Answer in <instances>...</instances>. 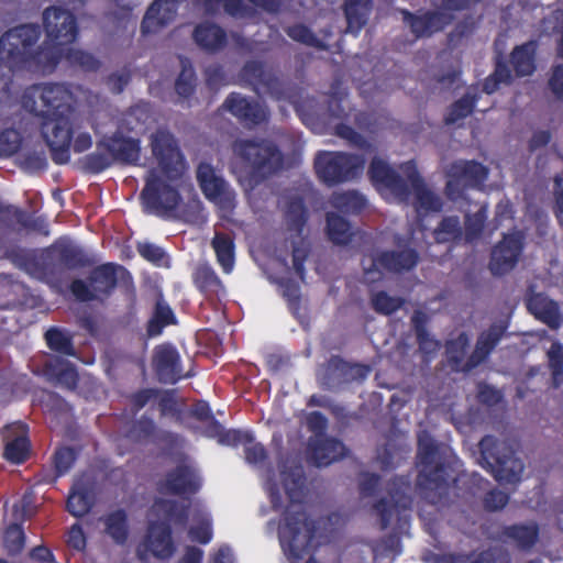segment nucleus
I'll return each mask as SVG.
<instances>
[{
	"instance_id": "f257e3e1",
	"label": "nucleus",
	"mask_w": 563,
	"mask_h": 563,
	"mask_svg": "<svg viewBox=\"0 0 563 563\" xmlns=\"http://www.w3.org/2000/svg\"><path fill=\"white\" fill-rule=\"evenodd\" d=\"M23 107L41 119L40 130L57 165L70 159V143L80 126L76 111V97L64 84L34 85L23 95Z\"/></svg>"
},
{
	"instance_id": "f03ea898",
	"label": "nucleus",
	"mask_w": 563,
	"mask_h": 563,
	"mask_svg": "<svg viewBox=\"0 0 563 563\" xmlns=\"http://www.w3.org/2000/svg\"><path fill=\"white\" fill-rule=\"evenodd\" d=\"M280 479L288 497V505L278 528V538L284 554L291 563H318L313 558L318 530L317 522L306 512L303 505L306 476L301 465L285 467Z\"/></svg>"
},
{
	"instance_id": "7ed1b4c3",
	"label": "nucleus",
	"mask_w": 563,
	"mask_h": 563,
	"mask_svg": "<svg viewBox=\"0 0 563 563\" xmlns=\"http://www.w3.org/2000/svg\"><path fill=\"white\" fill-rule=\"evenodd\" d=\"M42 34L36 24H22L0 37V64L11 71H52L65 58V46L47 41L34 49Z\"/></svg>"
},
{
	"instance_id": "20e7f679",
	"label": "nucleus",
	"mask_w": 563,
	"mask_h": 563,
	"mask_svg": "<svg viewBox=\"0 0 563 563\" xmlns=\"http://www.w3.org/2000/svg\"><path fill=\"white\" fill-rule=\"evenodd\" d=\"M417 465V487L421 496L431 505H446L455 477L450 466L440 461L438 444L426 431L418 438Z\"/></svg>"
},
{
	"instance_id": "39448f33",
	"label": "nucleus",
	"mask_w": 563,
	"mask_h": 563,
	"mask_svg": "<svg viewBox=\"0 0 563 563\" xmlns=\"http://www.w3.org/2000/svg\"><path fill=\"white\" fill-rule=\"evenodd\" d=\"M240 159V180L254 189L284 168V154L276 143L266 139H240L233 143Z\"/></svg>"
},
{
	"instance_id": "423d86ee",
	"label": "nucleus",
	"mask_w": 563,
	"mask_h": 563,
	"mask_svg": "<svg viewBox=\"0 0 563 563\" xmlns=\"http://www.w3.org/2000/svg\"><path fill=\"white\" fill-rule=\"evenodd\" d=\"M135 298V286L130 271L121 264L108 262L93 267L88 283L76 278L69 285L71 295L80 302L109 299L117 288Z\"/></svg>"
},
{
	"instance_id": "0eeeda50",
	"label": "nucleus",
	"mask_w": 563,
	"mask_h": 563,
	"mask_svg": "<svg viewBox=\"0 0 563 563\" xmlns=\"http://www.w3.org/2000/svg\"><path fill=\"white\" fill-rule=\"evenodd\" d=\"M481 465L499 484H517L525 470L523 462L516 456L512 448L494 435H485L479 441Z\"/></svg>"
},
{
	"instance_id": "6e6552de",
	"label": "nucleus",
	"mask_w": 563,
	"mask_h": 563,
	"mask_svg": "<svg viewBox=\"0 0 563 563\" xmlns=\"http://www.w3.org/2000/svg\"><path fill=\"white\" fill-rule=\"evenodd\" d=\"M365 166V158L346 152H319L314 169L319 179L328 186L347 183L357 178Z\"/></svg>"
},
{
	"instance_id": "1a4fd4ad",
	"label": "nucleus",
	"mask_w": 563,
	"mask_h": 563,
	"mask_svg": "<svg viewBox=\"0 0 563 563\" xmlns=\"http://www.w3.org/2000/svg\"><path fill=\"white\" fill-rule=\"evenodd\" d=\"M409 485L400 477L396 476L388 482L389 497H382L373 506L379 518L380 530H386L394 519L397 520L399 529L409 526L412 498L407 493Z\"/></svg>"
},
{
	"instance_id": "9d476101",
	"label": "nucleus",
	"mask_w": 563,
	"mask_h": 563,
	"mask_svg": "<svg viewBox=\"0 0 563 563\" xmlns=\"http://www.w3.org/2000/svg\"><path fill=\"white\" fill-rule=\"evenodd\" d=\"M404 239L400 235L395 236L397 250L377 251L371 254V264L365 265L363 260L365 275L383 273L402 274L413 271L420 261L419 252L409 245L402 244Z\"/></svg>"
},
{
	"instance_id": "9b49d317",
	"label": "nucleus",
	"mask_w": 563,
	"mask_h": 563,
	"mask_svg": "<svg viewBox=\"0 0 563 563\" xmlns=\"http://www.w3.org/2000/svg\"><path fill=\"white\" fill-rule=\"evenodd\" d=\"M489 482L476 472H462L454 478L455 495L466 503L473 504V499L484 493L483 506L487 511L503 509L509 501V495L500 489L487 490Z\"/></svg>"
},
{
	"instance_id": "f8f14e48",
	"label": "nucleus",
	"mask_w": 563,
	"mask_h": 563,
	"mask_svg": "<svg viewBox=\"0 0 563 563\" xmlns=\"http://www.w3.org/2000/svg\"><path fill=\"white\" fill-rule=\"evenodd\" d=\"M488 177V168L476 161H456L448 170L445 194L457 201L465 198L468 189L481 188Z\"/></svg>"
},
{
	"instance_id": "ddd939ff",
	"label": "nucleus",
	"mask_w": 563,
	"mask_h": 563,
	"mask_svg": "<svg viewBox=\"0 0 563 563\" xmlns=\"http://www.w3.org/2000/svg\"><path fill=\"white\" fill-rule=\"evenodd\" d=\"M140 197L144 209L158 217L175 211L181 201L179 191L163 180L155 170H151L145 177V186Z\"/></svg>"
},
{
	"instance_id": "4468645a",
	"label": "nucleus",
	"mask_w": 563,
	"mask_h": 563,
	"mask_svg": "<svg viewBox=\"0 0 563 563\" xmlns=\"http://www.w3.org/2000/svg\"><path fill=\"white\" fill-rule=\"evenodd\" d=\"M93 261L84 247L67 238H59L45 250L44 271L54 274V265L68 271H77L92 266Z\"/></svg>"
},
{
	"instance_id": "2eb2a0df",
	"label": "nucleus",
	"mask_w": 563,
	"mask_h": 563,
	"mask_svg": "<svg viewBox=\"0 0 563 563\" xmlns=\"http://www.w3.org/2000/svg\"><path fill=\"white\" fill-rule=\"evenodd\" d=\"M150 146L162 173L170 180L179 178L184 157L175 136L165 129H158L151 134Z\"/></svg>"
},
{
	"instance_id": "dca6fc26",
	"label": "nucleus",
	"mask_w": 563,
	"mask_h": 563,
	"mask_svg": "<svg viewBox=\"0 0 563 563\" xmlns=\"http://www.w3.org/2000/svg\"><path fill=\"white\" fill-rule=\"evenodd\" d=\"M201 486L199 472L187 457H183L174 468L167 471L158 483L161 493L187 497L196 495Z\"/></svg>"
},
{
	"instance_id": "f3484780",
	"label": "nucleus",
	"mask_w": 563,
	"mask_h": 563,
	"mask_svg": "<svg viewBox=\"0 0 563 563\" xmlns=\"http://www.w3.org/2000/svg\"><path fill=\"white\" fill-rule=\"evenodd\" d=\"M43 25L48 40L64 46L76 42L79 34L75 14L60 7H49L44 10Z\"/></svg>"
},
{
	"instance_id": "a211bd4d",
	"label": "nucleus",
	"mask_w": 563,
	"mask_h": 563,
	"mask_svg": "<svg viewBox=\"0 0 563 563\" xmlns=\"http://www.w3.org/2000/svg\"><path fill=\"white\" fill-rule=\"evenodd\" d=\"M399 12L404 23L409 26L416 38L431 37L433 34L442 32L454 20L453 14L440 10L413 13L408 9H399Z\"/></svg>"
},
{
	"instance_id": "6ab92c4d",
	"label": "nucleus",
	"mask_w": 563,
	"mask_h": 563,
	"mask_svg": "<svg viewBox=\"0 0 563 563\" xmlns=\"http://www.w3.org/2000/svg\"><path fill=\"white\" fill-rule=\"evenodd\" d=\"M523 250V235L521 232L504 234L493 249L489 269L494 276H503L510 272L517 264Z\"/></svg>"
},
{
	"instance_id": "aec40b11",
	"label": "nucleus",
	"mask_w": 563,
	"mask_h": 563,
	"mask_svg": "<svg viewBox=\"0 0 563 563\" xmlns=\"http://www.w3.org/2000/svg\"><path fill=\"white\" fill-rule=\"evenodd\" d=\"M197 181L205 197L223 209L234 207L235 195L228 183L216 175L213 167L208 163L199 164L197 168Z\"/></svg>"
},
{
	"instance_id": "412c9836",
	"label": "nucleus",
	"mask_w": 563,
	"mask_h": 563,
	"mask_svg": "<svg viewBox=\"0 0 563 563\" xmlns=\"http://www.w3.org/2000/svg\"><path fill=\"white\" fill-rule=\"evenodd\" d=\"M246 126H257L268 121V109L255 99L231 92L221 107Z\"/></svg>"
},
{
	"instance_id": "4be33fe9",
	"label": "nucleus",
	"mask_w": 563,
	"mask_h": 563,
	"mask_svg": "<svg viewBox=\"0 0 563 563\" xmlns=\"http://www.w3.org/2000/svg\"><path fill=\"white\" fill-rule=\"evenodd\" d=\"M368 177L374 186L383 187L400 201H408L410 188L407 181L382 158L374 157L368 167Z\"/></svg>"
},
{
	"instance_id": "5701e85b",
	"label": "nucleus",
	"mask_w": 563,
	"mask_h": 563,
	"mask_svg": "<svg viewBox=\"0 0 563 563\" xmlns=\"http://www.w3.org/2000/svg\"><path fill=\"white\" fill-rule=\"evenodd\" d=\"M240 75L255 91L263 90L276 99L283 98L284 89L279 78L272 70H268L263 62L247 60L243 65Z\"/></svg>"
},
{
	"instance_id": "b1692460",
	"label": "nucleus",
	"mask_w": 563,
	"mask_h": 563,
	"mask_svg": "<svg viewBox=\"0 0 563 563\" xmlns=\"http://www.w3.org/2000/svg\"><path fill=\"white\" fill-rule=\"evenodd\" d=\"M142 545L158 560H168L176 552L173 529L168 521L156 520L147 525Z\"/></svg>"
},
{
	"instance_id": "393cba45",
	"label": "nucleus",
	"mask_w": 563,
	"mask_h": 563,
	"mask_svg": "<svg viewBox=\"0 0 563 563\" xmlns=\"http://www.w3.org/2000/svg\"><path fill=\"white\" fill-rule=\"evenodd\" d=\"M4 442L3 457L13 464L24 463L30 454L29 427L22 421L7 424L1 430Z\"/></svg>"
},
{
	"instance_id": "a878e982",
	"label": "nucleus",
	"mask_w": 563,
	"mask_h": 563,
	"mask_svg": "<svg viewBox=\"0 0 563 563\" xmlns=\"http://www.w3.org/2000/svg\"><path fill=\"white\" fill-rule=\"evenodd\" d=\"M98 150L109 151L113 164L137 165L141 159V141L119 132L100 140Z\"/></svg>"
},
{
	"instance_id": "bb28decb",
	"label": "nucleus",
	"mask_w": 563,
	"mask_h": 563,
	"mask_svg": "<svg viewBox=\"0 0 563 563\" xmlns=\"http://www.w3.org/2000/svg\"><path fill=\"white\" fill-rule=\"evenodd\" d=\"M153 368L157 379L163 384L174 385L184 377L179 352L172 344L155 347Z\"/></svg>"
},
{
	"instance_id": "cd10ccee",
	"label": "nucleus",
	"mask_w": 563,
	"mask_h": 563,
	"mask_svg": "<svg viewBox=\"0 0 563 563\" xmlns=\"http://www.w3.org/2000/svg\"><path fill=\"white\" fill-rule=\"evenodd\" d=\"M185 0H154L147 8L141 22L143 35L154 34L170 24L178 8Z\"/></svg>"
},
{
	"instance_id": "c85d7f7f",
	"label": "nucleus",
	"mask_w": 563,
	"mask_h": 563,
	"mask_svg": "<svg viewBox=\"0 0 563 563\" xmlns=\"http://www.w3.org/2000/svg\"><path fill=\"white\" fill-rule=\"evenodd\" d=\"M308 448L310 459L319 467L328 466L343 459L347 453V449L341 440L324 434L311 439Z\"/></svg>"
},
{
	"instance_id": "c756f323",
	"label": "nucleus",
	"mask_w": 563,
	"mask_h": 563,
	"mask_svg": "<svg viewBox=\"0 0 563 563\" xmlns=\"http://www.w3.org/2000/svg\"><path fill=\"white\" fill-rule=\"evenodd\" d=\"M505 332L506 327L498 323H493L487 330L481 332L474 351L466 358V369H474L484 363L504 338Z\"/></svg>"
},
{
	"instance_id": "7c9ffc66",
	"label": "nucleus",
	"mask_w": 563,
	"mask_h": 563,
	"mask_svg": "<svg viewBox=\"0 0 563 563\" xmlns=\"http://www.w3.org/2000/svg\"><path fill=\"white\" fill-rule=\"evenodd\" d=\"M424 561L431 563H510V555L504 549L489 548L481 551L473 560L467 553H431Z\"/></svg>"
},
{
	"instance_id": "2f4dec72",
	"label": "nucleus",
	"mask_w": 563,
	"mask_h": 563,
	"mask_svg": "<svg viewBox=\"0 0 563 563\" xmlns=\"http://www.w3.org/2000/svg\"><path fill=\"white\" fill-rule=\"evenodd\" d=\"M528 310L552 330H558L563 318L558 303L542 292H534L527 299Z\"/></svg>"
},
{
	"instance_id": "473e14b6",
	"label": "nucleus",
	"mask_w": 563,
	"mask_h": 563,
	"mask_svg": "<svg viewBox=\"0 0 563 563\" xmlns=\"http://www.w3.org/2000/svg\"><path fill=\"white\" fill-rule=\"evenodd\" d=\"M196 44L207 53H218L228 44L227 32L213 22L199 23L192 33Z\"/></svg>"
},
{
	"instance_id": "72a5a7b5",
	"label": "nucleus",
	"mask_w": 563,
	"mask_h": 563,
	"mask_svg": "<svg viewBox=\"0 0 563 563\" xmlns=\"http://www.w3.org/2000/svg\"><path fill=\"white\" fill-rule=\"evenodd\" d=\"M367 368L361 365H353L341 356H332L327 366V385L333 388L342 383H349L356 377H365Z\"/></svg>"
},
{
	"instance_id": "f704fd0d",
	"label": "nucleus",
	"mask_w": 563,
	"mask_h": 563,
	"mask_svg": "<svg viewBox=\"0 0 563 563\" xmlns=\"http://www.w3.org/2000/svg\"><path fill=\"white\" fill-rule=\"evenodd\" d=\"M540 529L537 522L514 523L505 526L500 531V538L511 541L520 550H530L538 542Z\"/></svg>"
},
{
	"instance_id": "c9c22d12",
	"label": "nucleus",
	"mask_w": 563,
	"mask_h": 563,
	"mask_svg": "<svg viewBox=\"0 0 563 563\" xmlns=\"http://www.w3.org/2000/svg\"><path fill=\"white\" fill-rule=\"evenodd\" d=\"M195 287L207 299L219 298L224 294V286L214 269L208 264H199L192 272Z\"/></svg>"
},
{
	"instance_id": "e433bc0d",
	"label": "nucleus",
	"mask_w": 563,
	"mask_h": 563,
	"mask_svg": "<svg viewBox=\"0 0 563 563\" xmlns=\"http://www.w3.org/2000/svg\"><path fill=\"white\" fill-rule=\"evenodd\" d=\"M538 51L537 41H528L517 45L510 53V63L517 77H527L534 73Z\"/></svg>"
},
{
	"instance_id": "4c0bfd02",
	"label": "nucleus",
	"mask_w": 563,
	"mask_h": 563,
	"mask_svg": "<svg viewBox=\"0 0 563 563\" xmlns=\"http://www.w3.org/2000/svg\"><path fill=\"white\" fill-rule=\"evenodd\" d=\"M374 0H344L343 11L346 19V32L357 35L367 23Z\"/></svg>"
},
{
	"instance_id": "58836bf2",
	"label": "nucleus",
	"mask_w": 563,
	"mask_h": 563,
	"mask_svg": "<svg viewBox=\"0 0 563 563\" xmlns=\"http://www.w3.org/2000/svg\"><path fill=\"white\" fill-rule=\"evenodd\" d=\"M309 220V210L302 197H292L288 200L285 209V222L287 231L301 238Z\"/></svg>"
},
{
	"instance_id": "ea45409f",
	"label": "nucleus",
	"mask_w": 563,
	"mask_h": 563,
	"mask_svg": "<svg viewBox=\"0 0 563 563\" xmlns=\"http://www.w3.org/2000/svg\"><path fill=\"white\" fill-rule=\"evenodd\" d=\"M470 346V338L465 332H461L455 339L449 340L445 343V357L448 365L453 372L468 373L472 369H466V352Z\"/></svg>"
},
{
	"instance_id": "a19ab883",
	"label": "nucleus",
	"mask_w": 563,
	"mask_h": 563,
	"mask_svg": "<svg viewBox=\"0 0 563 563\" xmlns=\"http://www.w3.org/2000/svg\"><path fill=\"white\" fill-rule=\"evenodd\" d=\"M325 231L328 239L335 245H349L354 236L351 222L335 212H327Z\"/></svg>"
},
{
	"instance_id": "79ce46f5",
	"label": "nucleus",
	"mask_w": 563,
	"mask_h": 563,
	"mask_svg": "<svg viewBox=\"0 0 563 563\" xmlns=\"http://www.w3.org/2000/svg\"><path fill=\"white\" fill-rule=\"evenodd\" d=\"M176 316L170 306L164 300L161 295L154 307V311L146 324V332L148 336H157L162 334L167 325L176 324Z\"/></svg>"
},
{
	"instance_id": "37998d69",
	"label": "nucleus",
	"mask_w": 563,
	"mask_h": 563,
	"mask_svg": "<svg viewBox=\"0 0 563 563\" xmlns=\"http://www.w3.org/2000/svg\"><path fill=\"white\" fill-rule=\"evenodd\" d=\"M104 532L117 544H124L129 538V519L124 509H117L107 514L102 519Z\"/></svg>"
},
{
	"instance_id": "c03bdc74",
	"label": "nucleus",
	"mask_w": 563,
	"mask_h": 563,
	"mask_svg": "<svg viewBox=\"0 0 563 563\" xmlns=\"http://www.w3.org/2000/svg\"><path fill=\"white\" fill-rule=\"evenodd\" d=\"M331 206L344 214H360L367 205L366 198L356 190L333 192L330 197Z\"/></svg>"
},
{
	"instance_id": "a18cd8bd",
	"label": "nucleus",
	"mask_w": 563,
	"mask_h": 563,
	"mask_svg": "<svg viewBox=\"0 0 563 563\" xmlns=\"http://www.w3.org/2000/svg\"><path fill=\"white\" fill-rule=\"evenodd\" d=\"M211 244L217 256V262L222 271L227 274L231 273L235 263V245L233 239L227 233L217 232Z\"/></svg>"
},
{
	"instance_id": "49530a36",
	"label": "nucleus",
	"mask_w": 563,
	"mask_h": 563,
	"mask_svg": "<svg viewBox=\"0 0 563 563\" xmlns=\"http://www.w3.org/2000/svg\"><path fill=\"white\" fill-rule=\"evenodd\" d=\"M45 341L49 350L64 356H76L73 334L58 327H52L45 332Z\"/></svg>"
},
{
	"instance_id": "de8ad7c7",
	"label": "nucleus",
	"mask_w": 563,
	"mask_h": 563,
	"mask_svg": "<svg viewBox=\"0 0 563 563\" xmlns=\"http://www.w3.org/2000/svg\"><path fill=\"white\" fill-rule=\"evenodd\" d=\"M156 431L157 427L154 420L143 415L128 426L124 437L133 443L142 444L148 442Z\"/></svg>"
},
{
	"instance_id": "09e8293b",
	"label": "nucleus",
	"mask_w": 563,
	"mask_h": 563,
	"mask_svg": "<svg viewBox=\"0 0 563 563\" xmlns=\"http://www.w3.org/2000/svg\"><path fill=\"white\" fill-rule=\"evenodd\" d=\"M439 243H459L463 240V229L457 216L444 217L433 232Z\"/></svg>"
},
{
	"instance_id": "8fccbe9b",
	"label": "nucleus",
	"mask_w": 563,
	"mask_h": 563,
	"mask_svg": "<svg viewBox=\"0 0 563 563\" xmlns=\"http://www.w3.org/2000/svg\"><path fill=\"white\" fill-rule=\"evenodd\" d=\"M477 100L478 96L476 93L472 95L467 92L455 102H453L446 115L444 117L445 124L452 125L459 120L471 115L476 107Z\"/></svg>"
},
{
	"instance_id": "3c124183",
	"label": "nucleus",
	"mask_w": 563,
	"mask_h": 563,
	"mask_svg": "<svg viewBox=\"0 0 563 563\" xmlns=\"http://www.w3.org/2000/svg\"><path fill=\"white\" fill-rule=\"evenodd\" d=\"M412 323L419 350L426 355L434 354L440 349V342L429 333L423 317L416 313Z\"/></svg>"
},
{
	"instance_id": "603ef678",
	"label": "nucleus",
	"mask_w": 563,
	"mask_h": 563,
	"mask_svg": "<svg viewBox=\"0 0 563 563\" xmlns=\"http://www.w3.org/2000/svg\"><path fill=\"white\" fill-rule=\"evenodd\" d=\"M93 506V498L86 487L71 490L66 503V508L74 517L87 515Z\"/></svg>"
},
{
	"instance_id": "864d4df0",
	"label": "nucleus",
	"mask_w": 563,
	"mask_h": 563,
	"mask_svg": "<svg viewBox=\"0 0 563 563\" xmlns=\"http://www.w3.org/2000/svg\"><path fill=\"white\" fill-rule=\"evenodd\" d=\"M486 219V207H481L475 213L465 216L463 239L466 243H473L482 236Z\"/></svg>"
},
{
	"instance_id": "5fc2aeb1",
	"label": "nucleus",
	"mask_w": 563,
	"mask_h": 563,
	"mask_svg": "<svg viewBox=\"0 0 563 563\" xmlns=\"http://www.w3.org/2000/svg\"><path fill=\"white\" fill-rule=\"evenodd\" d=\"M65 59L69 65L85 71H97L101 66L100 60L91 53L69 46H65Z\"/></svg>"
},
{
	"instance_id": "6e6d98bb",
	"label": "nucleus",
	"mask_w": 563,
	"mask_h": 563,
	"mask_svg": "<svg viewBox=\"0 0 563 563\" xmlns=\"http://www.w3.org/2000/svg\"><path fill=\"white\" fill-rule=\"evenodd\" d=\"M175 90L184 99H188L195 93L196 74L188 60L181 62V70L175 81Z\"/></svg>"
},
{
	"instance_id": "4d7b16f0",
	"label": "nucleus",
	"mask_w": 563,
	"mask_h": 563,
	"mask_svg": "<svg viewBox=\"0 0 563 563\" xmlns=\"http://www.w3.org/2000/svg\"><path fill=\"white\" fill-rule=\"evenodd\" d=\"M411 189L415 191V207L418 212H420L421 210L426 212H437L442 209L441 199L434 192L427 188L426 183H422L419 186H416Z\"/></svg>"
},
{
	"instance_id": "13d9d810",
	"label": "nucleus",
	"mask_w": 563,
	"mask_h": 563,
	"mask_svg": "<svg viewBox=\"0 0 563 563\" xmlns=\"http://www.w3.org/2000/svg\"><path fill=\"white\" fill-rule=\"evenodd\" d=\"M155 507L164 514L168 522L186 525L188 520L189 507L187 505H179L173 499H158L155 501Z\"/></svg>"
},
{
	"instance_id": "bf43d9fd",
	"label": "nucleus",
	"mask_w": 563,
	"mask_h": 563,
	"mask_svg": "<svg viewBox=\"0 0 563 563\" xmlns=\"http://www.w3.org/2000/svg\"><path fill=\"white\" fill-rule=\"evenodd\" d=\"M404 302L402 298L390 296L385 290L375 292L371 298L372 308L384 316L393 314L402 307Z\"/></svg>"
},
{
	"instance_id": "052dcab7",
	"label": "nucleus",
	"mask_w": 563,
	"mask_h": 563,
	"mask_svg": "<svg viewBox=\"0 0 563 563\" xmlns=\"http://www.w3.org/2000/svg\"><path fill=\"white\" fill-rule=\"evenodd\" d=\"M82 169L89 174H100L112 166V159L109 151L96 150L87 154L82 159Z\"/></svg>"
},
{
	"instance_id": "680f3d73",
	"label": "nucleus",
	"mask_w": 563,
	"mask_h": 563,
	"mask_svg": "<svg viewBox=\"0 0 563 563\" xmlns=\"http://www.w3.org/2000/svg\"><path fill=\"white\" fill-rule=\"evenodd\" d=\"M22 134L15 129L0 131V157H10L18 153L22 146Z\"/></svg>"
},
{
	"instance_id": "e2e57ef3",
	"label": "nucleus",
	"mask_w": 563,
	"mask_h": 563,
	"mask_svg": "<svg viewBox=\"0 0 563 563\" xmlns=\"http://www.w3.org/2000/svg\"><path fill=\"white\" fill-rule=\"evenodd\" d=\"M292 246V266L297 276L303 280L306 275L305 263L309 256L310 249L306 243L303 236L296 238V240L291 241Z\"/></svg>"
},
{
	"instance_id": "0e129e2a",
	"label": "nucleus",
	"mask_w": 563,
	"mask_h": 563,
	"mask_svg": "<svg viewBox=\"0 0 563 563\" xmlns=\"http://www.w3.org/2000/svg\"><path fill=\"white\" fill-rule=\"evenodd\" d=\"M77 460V452L70 446L57 449L53 455V464L57 477L65 475Z\"/></svg>"
},
{
	"instance_id": "69168bd1",
	"label": "nucleus",
	"mask_w": 563,
	"mask_h": 563,
	"mask_svg": "<svg viewBox=\"0 0 563 563\" xmlns=\"http://www.w3.org/2000/svg\"><path fill=\"white\" fill-rule=\"evenodd\" d=\"M48 373L54 375L58 383L69 389L76 388L78 384V373L70 363L59 362V366H49Z\"/></svg>"
},
{
	"instance_id": "338daca9",
	"label": "nucleus",
	"mask_w": 563,
	"mask_h": 563,
	"mask_svg": "<svg viewBox=\"0 0 563 563\" xmlns=\"http://www.w3.org/2000/svg\"><path fill=\"white\" fill-rule=\"evenodd\" d=\"M287 35L299 43L306 44L311 47L322 48V42L316 36V34L305 24H295L286 30Z\"/></svg>"
},
{
	"instance_id": "774afa93",
	"label": "nucleus",
	"mask_w": 563,
	"mask_h": 563,
	"mask_svg": "<svg viewBox=\"0 0 563 563\" xmlns=\"http://www.w3.org/2000/svg\"><path fill=\"white\" fill-rule=\"evenodd\" d=\"M3 542L9 554L20 553L25 542L23 528L18 523L10 525L4 532Z\"/></svg>"
}]
</instances>
